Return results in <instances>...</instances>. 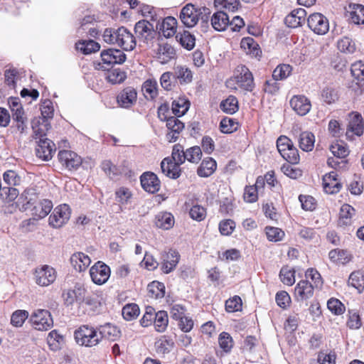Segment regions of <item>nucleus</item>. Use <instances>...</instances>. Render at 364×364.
I'll return each instance as SVG.
<instances>
[{"label": "nucleus", "instance_id": "f257e3e1", "mask_svg": "<svg viewBox=\"0 0 364 364\" xmlns=\"http://www.w3.org/2000/svg\"><path fill=\"white\" fill-rule=\"evenodd\" d=\"M76 343L82 347L94 348L101 343L97 327L82 325L74 331Z\"/></svg>", "mask_w": 364, "mask_h": 364}, {"label": "nucleus", "instance_id": "f03ea898", "mask_svg": "<svg viewBox=\"0 0 364 364\" xmlns=\"http://www.w3.org/2000/svg\"><path fill=\"white\" fill-rule=\"evenodd\" d=\"M210 11L208 8H196L191 4H186L181 11L180 18L182 23L188 28H192L200 18L203 21H207Z\"/></svg>", "mask_w": 364, "mask_h": 364}, {"label": "nucleus", "instance_id": "7ed1b4c3", "mask_svg": "<svg viewBox=\"0 0 364 364\" xmlns=\"http://www.w3.org/2000/svg\"><path fill=\"white\" fill-rule=\"evenodd\" d=\"M277 148L282 158L289 164H297L299 162V151L287 136H280L277 139Z\"/></svg>", "mask_w": 364, "mask_h": 364}, {"label": "nucleus", "instance_id": "20e7f679", "mask_svg": "<svg viewBox=\"0 0 364 364\" xmlns=\"http://www.w3.org/2000/svg\"><path fill=\"white\" fill-rule=\"evenodd\" d=\"M102 63H99L100 68L109 70L116 64H122L126 60L125 53L119 49L109 48L103 50L100 54Z\"/></svg>", "mask_w": 364, "mask_h": 364}, {"label": "nucleus", "instance_id": "39448f33", "mask_svg": "<svg viewBox=\"0 0 364 364\" xmlns=\"http://www.w3.org/2000/svg\"><path fill=\"white\" fill-rule=\"evenodd\" d=\"M33 130L37 136L39 135V141L37 147L36 148V154L37 157L43 161H49L53 157V154L55 151L54 143L47 139L42 138L43 134L40 132V129H36L33 125L32 126Z\"/></svg>", "mask_w": 364, "mask_h": 364}, {"label": "nucleus", "instance_id": "423d86ee", "mask_svg": "<svg viewBox=\"0 0 364 364\" xmlns=\"http://www.w3.org/2000/svg\"><path fill=\"white\" fill-rule=\"evenodd\" d=\"M30 321L33 328L38 331H48L53 326V321L49 311L46 309L35 310Z\"/></svg>", "mask_w": 364, "mask_h": 364}, {"label": "nucleus", "instance_id": "0eeeda50", "mask_svg": "<svg viewBox=\"0 0 364 364\" xmlns=\"http://www.w3.org/2000/svg\"><path fill=\"white\" fill-rule=\"evenodd\" d=\"M234 79L237 85L244 90L252 92L255 88L253 75L245 65L237 67Z\"/></svg>", "mask_w": 364, "mask_h": 364}, {"label": "nucleus", "instance_id": "6e6552de", "mask_svg": "<svg viewBox=\"0 0 364 364\" xmlns=\"http://www.w3.org/2000/svg\"><path fill=\"white\" fill-rule=\"evenodd\" d=\"M70 209L67 204L57 206L49 217V225L54 228H61L70 219Z\"/></svg>", "mask_w": 364, "mask_h": 364}, {"label": "nucleus", "instance_id": "1a4fd4ad", "mask_svg": "<svg viewBox=\"0 0 364 364\" xmlns=\"http://www.w3.org/2000/svg\"><path fill=\"white\" fill-rule=\"evenodd\" d=\"M110 272L109 267L101 261L97 262L90 269L91 279L97 285L106 283L110 277Z\"/></svg>", "mask_w": 364, "mask_h": 364}, {"label": "nucleus", "instance_id": "9d476101", "mask_svg": "<svg viewBox=\"0 0 364 364\" xmlns=\"http://www.w3.org/2000/svg\"><path fill=\"white\" fill-rule=\"evenodd\" d=\"M36 283L41 287H48L56 279V272L48 265H43L36 269L34 272Z\"/></svg>", "mask_w": 364, "mask_h": 364}, {"label": "nucleus", "instance_id": "9b49d317", "mask_svg": "<svg viewBox=\"0 0 364 364\" xmlns=\"http://www.w3.org/2000/svg\"><path fill=\"white\" fill-rule=\"evenodd\" d=\"M309 28L318 35H324L329 30V23L327 18L320 13L311 14L307 18Z\"/></svg>", "mask_w": 364, "mask_h": 364}, {"label": "nucleus", "instance_id": "f8f14e48", "mask_svg": "<svg viewBox=\"0 0 364 364\" xmlns=\"http://www.w3.org/2000/svg\"><path fill=\"white\" fill-rule=\"evenodd\" d=\"M58 157L60 164L69 170L77 169L82 164L81 157L72 151H60Z\"/></svg>", "mask_w": 364, "mask_h": 364}, {"label": "nucleus", "instance_id": "ddd939ff", "mask_svg": "<svg viewBox=\"0 0 364 364\" xmlns=\"http://www.w3.org/2000/svg\"><path fill=\"white\" fill-rule=\"evenodd\" d=\"M134 32L139 40L148 42L154 38V27L149 21L141 20L135 24Z\"/></svg>", "mask_w": 364, "mask_h": 364}, {"label": "nucleus", "instance_id": "4468645a", "mask_svg": "<svg viewBox=\"0 0 364 364\" xmlns=\"http://www.w3.org/2000/svg\"><path fill=\"white\" fill-rule=\"evenodd\" d=\"M166 127L169 132L166 134V138L169 142H175L179 137L180 133L183 130L184 123L176 117H169L167 119Z\"/></svg>", "mask_w": 364, "mask_h": 364}, {"label": "nucleus", "instance_id": "2eb2a0df", "mask_svg": "<svg viewBox=\"0 0 364 364\" xmlns=\"http://www.w3.org/2000/svg\"><path fill=\"white\" fill-rule=\"evenodd\" d=\"M137 99V92L132 87L123 89L117 97V102L119 107L129 108L135 104Z\"/></svg>", "mask_w": 364, "mask_h": 364}, {"label": "nucleus", "instance_id": "dca6fc26", "mask_svg": "<svg viewBox=\"0 0 364 364\" xmlns=\"http://www.w3.org/2000/svg\"><path fill=\"white\" fill-rule=\"evenodd\" d=\"M141 185L143 189L150 193L158 192L161 187V183L158 176L152 172H145L141 177Z\"/></svg>", "mask_w": 364, "mask_h": 364}, {"label": "nucleus", "instance_id": "f3484780", "mask_svg": "<svg viewBox=\"0 0 364 364\" xmlns=\"http://www.w3.org/2000/svg\"><path fill=\"white\" fill-rule=\"evenodd\" d=\"M117 46L124 50H132L136 46L135 37L124 26L118 28Z\"/></svg>", "mask_w": 364, "mask_h": 364}, {"label": "nucleus", "instance_id": "a211bd4d", "mask_svg": "<svg viewBox=\"0 0 364 364\" xmlns=\"http://www.w3.org/2000/svg\"><path fill=\"white\" fill-rule=\"evenodd\" d=\"M161 259V270L164 273L168 274L177 266L179 262L180 255L176 250H169L167 252H164L162 254Z\"/></svg>", "mask_w": 364, "mask_h": 364}, {"label": "nucleus", "instance_id": "6ab92c4d", "mask_svg": "<svg viewBox=\"0 0 364 364\" xmlns=\"http://www.w3.org/2000/svg\"><path fill=\"white\" fill-rule=\"evenodd\" d=\"M291 108L300 116L309 112L311 105L309 100L304 95H294L290 100Z\"/></svg>", "mask_w": 364, "mask_h": 364}, {"label": "nucleus", "instance_id": "aec40b11", "mask_svg": "<svg viewBox=\"0 0 364 364\" xmlns=\"http://www.w3.org/2000/svg\"><path fill=\"white\" fill-rule=\"evenodd\" d=\"M314 294V287L307 280H301L295 287L294 296L297 301H304Z\"/></svg>", "mask_w": 364, "mask_h": 364}, {"label": "nucleus", "instance_id": "412c9836", "mask_svg": "<svg viewBox=\"0 0 364 364\" xmlns=\"http://www.w3.org/2000/svg\"><path fill=\"white\" fill-rule=\"evenodd\" d=\"M97 327L99 331L101 343L104 339L114 341L120 336V331L118 328L109 323H107L104 325H100Z\"/></svg>", "mask_w": 364, "mask_h": 364}, {"label": "nucleus", "instance_id": "4be33fe9", "mask_svg": "<svg viewBox=\"0 0 364 364\" xmlns=\"http://www.w3.org/2000/svg\"><path fill=\"white\" fill-rule=\"evenodd\" d=\"M75 16L78 18L80 21V27L78 28V33L83 34L87 33V27L94 26L97 22L94 15L90 14L89 11L77 10L75 12Z\"/></svg>", "mask_w": 364, "mask_h": 364}, {"label": "nucleus", "instance_id": "5701e85b", "mask_svg": "<svg viewBox=\"0 0 364 364\" xmlns=\"http://www.w3.org/2000/svg\"><path fill=\"white\" fill-rule=\"evenodd\" d=\"M306 16L305 9H294L285 17L284 22L288 27L296 28L305 22Z\"/></svg>", "mask_w": 364, "mask_h": 364}, {"label": "nucleus", "instance_id": "b1692460", "mask_svg": "<svg viewBox=\"0 0 364 364\" xmlns=\"http://www.w3.org/2000/svg\"><path fill=\"white\" fill-rule=\"evenodd\" d=\"M161 168L162 173L170 178L176 179L181 176L180 165L173 162L169 158H165L162 160Z\"/></svg>", "mask_w": 364, "mask_h": 364}, {"label": "nucleus", "instance_id": "393cba45", "mask_svg": "<svg viewBox=\"0 0 364 364\" xmlns=\"http://www.w3.org/2000/svg\"><path fill=\"white\" fill-rule=\"evenodd\" d=\"M156 352L159 355L169 353L174 347V341L171 336L164 335L160 336L154 343Z\"/></svg>", "mask_w": 364, "mask_h": 364}, {"label": "nucleus", "instance_id": "a878e982", "mask_svg": "<svg viewBox=\"0 0 364 364\" xmlns=\"http://www.w3.org/2000/svg\"><path fill=\"white\" fill-rule=\"evenodd\" d=\"M211 25L218 31H224L228 27L230 18L228 14L223 11L215 12L211 16Z\"/></svg>", "mask_w": 364, "mask_h": 364}, {"label": "nucleus", "instance_id": "bb28decb", "mask_svg": "<svg viewBox=\"0 0 364 364\" xmlns=\"http://www.w3.org/2000/svg\"><path fill=\"white\" fill-rule=\"evenodd\" d=\"M70 260L73 267L79 272L85 271L91 263L90 258L80 252L74 253Z\"/></svg>", "mask_w": 364, "mask_h": 364}, {"label": "nucleus", "instance_id": "cd10ccee", "mask_svg": "<svg viewBox=\"0 0 364 364\" xmlns=\"http://www.w3.org/2000/svg\"><path fill=\"white\" fill-rule=\"evenodd\" d=\"M349 118L347 133L350 132L357 136L362 135L363 133V124L361 114L358 112H352L350 114Z\"/></svg>", "mask_w": 364, "mask_h": 364}, {"label": "nucleus", "instance_id": "c85d7f7f", "mask_svg": "<svg viewBox=\"0 0 364 364\" xmlns=\"http://www.w3.org/2000/svg\"><path fill=\"white\" fill-rule=\"evenodd\" d=\"M349 21L357 25L364 24V6L350 4L348 11Z\"/></svg>", "mask_w": 364, "mask_h": 364}, {"label": "nucleus", "instance_id": "c756f323", "mask_svg": "<svg viewBox=\"0 0 364 364\" xmlns=\"http://www.w3.org/2000/svg\"><path fill=\"white\" fill-rule=\"evenodd\" d=\"M217 168V163L211 157L205 158L203 160L197 170L199 176L207 178L210 176Z\"/></svg>", "mask_w": 364, "mask_h": 364}, {"label": "nucleus", "instance_id": "7c9ffc66", "mask_svg": "<svg viewBox=\"0 0 364 364\" xmlns=\"http://www.w3.org/2000/svg\"><path fill=\"white\" fill-rule=\"evenodd\" d=\"M173 78L178 80L181 84H188L192 82L193 73L186 66L178 65L173 68Z\"/></svg>", "mask_w": 364, "mask_h": 364}, {"label": "nucleus", "instance_id": "2f4dec72", "mask_svg": "<svg viewBox=\"0 0 364 364\" xmlns=\"http://www.w3.org/2000/svg\"><path fill=\"white\" fill-rule=\"evenodd\" d=\"M155 225L159 228L169 230L174 225V218L170 213H159L155 217Z\"/></svg>", "mask_w": 364, "mask_h": 364}, {"label": "nucleus", "instance_id": "473e14b6", "mask_svg": "<svg viewBox=\"0 0 364 364\" xmlns=\"http://www.w3.org/2000/svg\"><path fill=\"white\" fill-rule=\"evenodd\" d=\"M141 90L148 100H154L158 95V83L155 79H148L142 85Z\"/></svg>", "mask_w": 364, "mask_h": 364}, {"label": "nucleus", "instance_id": "72a5a7b5", "mask_svg": "<svg viewBox=\"0 0 364 364\" xmlns=\"http://www.w3.org/2000/svg\"><path fill=\"white\" fill-rule=\"evenodd\" d=\"M299 146L304 151H311L314 146L315 136L310 132H301L298 138Z\"/></svg>", "mask_w": 364, "mask_h": 364}, {"label": "nucleus", "instance_id": "f704fd0d", "mask_svg": "<svg viewBox=\"0 0 364 364\" xmlns=\"http://www.w3.org/2000/svg\"><path fill=\"white\" fill-rule=\"evenodd\" d=\"M355 210L349 204H343L340 210L338 225L347 226L350 225L352 217L355 215Z\"/></svg>", "mask_w": 364, "mask_h": 364}, {"label": "nucleus", "instance_id": "c9c22d12", "mask_svg": "<svg viewBox=\"0 0 364 364\" xmlns=\"http://www.w3.org/2000/svg\"><path fill=\"white\" fill-rule=\"evenodd\" d=\"M177 21L174 17L168 16L164 18L160 30L166 38L173 36L176 32Z\"/></svg>", "mask_w": 364, "mask_h": 364}, {"label": "nucleus", "instance_id": "e433bc0d", "mask_svg": "<svg viewBox=\"0 0 364 364\" xmlns=\"http://www.w3.org/2000/svg\"><path fill=\"white\" fill-rule=\"evenodd\" d=\"M190 107L189 101L185 97H178L172 102L171 110L177 117L184 115Z\"/></svg>", "mask_w": 364, "mask_h": 364}, {"label": "nucleus", "instance_id": "4c0bfd02", "mask_svg": "<svg viewBox=\"0 0 364 364\" xmlns=\"http://www.w3.org/2000/svg\"><path fill=\"white\" fill-rule=\"evenodd\" d=\"M77 50L81 51L85 55L98 51L100 48L99 43L92 40H82L75 43Z\"/></svg>", "mask_w": 364, "mask_h": 364}, {"label": "nucleus", "instance_id": "58836bf2", "mask_svg": "<svg viewBox=\"0 0 364 364\" xmlns=\"http://www.w3.org/2000/svg\"><path fill=\"white\" fill-rule=\"evenodd\" d=\"M148 296L151 299H161L165 295V286L164 283L153 281L147 286Z\"/></svg>", "mask_w": 364, "mask_h": 364}, {"label": "nucleus", "instance_id": "ea45409f", "mask_svg": "<svg viewBox=\"0 0 364 364\" xmlns=\"http://www.w3.org/2000/svg\"><path fill=\"white\" fill-rule=\"evenodd\" d=\"M240 46L242 49L253 56L257 57L261 53L258 43L251 37L243 38Z\"/></svg>", "mask_w": 364, "mask_h": 364}, {"label": "nucleus", "instance_id": "a19ab883", "mask_svg": "<svg viewBox=\"0 0 364 364\" xmlns=\"http://www.w3.org/2000/svg\"><path fill=\"white\" fill-rule=\"evenodd\" d=\"M168 323V314L165 311H159L155 314L154 317V328L159 333H163L166 331Z\"/></svg>", "mask_w": 364, "mask_h": 364}, {"label": "nucleus", "instance_id": "79ce46f5", "mask_svg": "<svg viewBox=\"0 0 364 364\" xmlns=\"http://www.w3.org/2000/svg\"><path fill=\"white\" fill-rule=\"evenodd\" d=\"M176 38L181 46L188 50H192L196 44V38L189 31H184L181 33L176 35Z\"/></svg>", "mask_w": 364, "mask_h": 364}, {"label": "nucleus", "instance_id": "37998d69", "mask_svg": "<svg viewBox=\"0 0 364 364\" xmlns=\"http://www.w3.org/2000/svg\"><path fill=\"white\" fill-rule=\"evenodd\" d=\"M53 203L51 200L44 199L39 202L37 205H35L33 207V210L36 216L39 218H45L52 210Z\"/></svg>", "mask_w": 364, "mask_h": 364}, {"label": "nucleus", "instance_id": "c03bdc74", "mask_svg": "<svg viewBox=\"0 0 364 364\" xmlns=\"http://www.w3.org/2000/svg\"><path fill=\"white\" fill-rule=\"evenodd\" d=\"M176 53L173 48L168 44H164L159 48L158 58L161 63H166L175 57Z\"/></svg>", "mask_w": 364, "mask_h": 364}, {"label": "nucleus", "instance_id": "a18cd8bd", "mask_svg": "<svg viewBox=\"0 0 364 364\" xmlns=\"http://www.w3.org/2000/svg\"><path fill=\"white\" fill-rule=\"evenodd\" d=\"M220 107L224 112L232 114L238 110V101L235 96L230 95L221 102Z\"/></svg>", "mask_w": 364, "mask_h": 364}, {"label": "nucleus", "instance_id": "49530a36", "mask_svg": "<svg viewBox=\"0 0 364 364\" xmlns=\"http://www.w3.org/2000/svg\"><path fill=\"white\" fill-rule=\"evenodd\" d=\"M350 72L352 75L358 80V84L360 87H364V63L359 60L351 65Z\"/></svg>", "mask_w": 364, "mask_h": 364}, {"label": "nucleus", "instance_id": "de8ad7c7", "mask_svg": "<svg viewBox=\"0 0 364 364\" xmlns=\"http://www.w3.org/2000/svg\"><path fill=\"white\" fill-rule=\"evenodd\" d=\"M338 49L345 53H353L355 50V44L351 38L345 36L337 43Z\"/></svg>", "mask_w": 364, "mask_h": 364}, {"label": "nucleus", "instance_id": "09e8293b", "mask_svg": "<svg viewBox=\"0 0 364 364\" xmlns=\"http://www.w3.org/2000/svg\"><path fill=\"white\" fill-rule=\"evenodd\" d=\"M139 306L136 304H127L122 311L123 318L127 321L136 318L139 315Z\"/></svg>", "mask_w": 364, "mask_h": 364}, {"label": "nucleus", "instance_id": "8fccbe9b", "mask_svg": "<svg viewBox=\"0 0 364 364\" xmlns=\"http://www.w3.org/2000/svg\"><path fill=\"white\" fill-rule=\"evenodd\" d=\"M348 284L361 291L364 288V276L359 271L353 272L350 274Z\"/></svg>", "mask_w": 364, "mask_h": 364}, {"label": "nucleus", "instance_id": "3c124183", "mask_svg": "<svg viewBox=\"0 0 364 364\" xmlns=\"http://www.w3.org/2000/svg\"><path fill=\"white\" fill-rule=\"evenodd\" d=\"M127 77L126 73L120 69H113L106 74V80L112 84L122 82Z\"/></svg>", "mask_w": 364, "mask_h": 364}, {"label": "nucleus", "instance_id": "603ef678", "mask_svg": "<svg viewBox=\"0 0 364 364\" xmlns=\"http://www.w3.org/2000/svg\"><path fill=\"white\" fill-rule=\"evenodd\" d=\"M279 277L283 284L291 286L295 282V271L288 267H283L280 270Z\"/></svg>", "mask_w": 364, "mask_h": 364}, {"label": "nucleus", "instance_id": "864d4df0", "mask_svg": "<svg viewBox=\"0 0 364 364\" xmlns=\"http://www.w3.org/2000/svg\"><path fill=\"white\" fill-rule=\"evenodd\" d=\"M28 312L26 310H16L11 316V323L15 327H21L28 317Z\"/></svg>", "mask_w": 364, "mask_h": 364}, {"label": "nucleus", "instance_id": "5fc2aeb1", "mask_svg": "<svg viewBox=\"0 0 364 364\" xmlns=\"http://www.w3.org/2000/svg\"><path fill=\"white\" fill-rule=\"evenodd\" d=\"M291 70V67L289 65H279L274 70L272 77L277 80H284L290 75Z\"/></svg>", "mask_w": 364, "mask_h": 364}, {"label": "nucleus", "instance_id": "6e6d98bb", "mask_svg": "<svg viewBox=\"0 0 364 364\" xmlns=\"http://www.w3.org/2000/svg\"><path fill=\"white\" fill-rule=\"evenodd\" d=\"M237 123L234 119L230 117H224L220 123V129L223 133L230 134L237 130Z\"/></svg>", "mask_w": 364, "mask_h": 364}, {"label": "nucleus", "instance_id": "4d7b16f0", "mask_svg": "<svg viewBox=\"0 0 364 364\" xmlns=\"http://www.w3.org/2000/svg\"><path fill=\"white\" fill-rule=\"evenodd\" d=\"M5 183L10 186H18L21 183V176L14 170H7L3 175Z\"/></svg>", "mask_w": 364, "mask_h": 364}, {"label": "nucleus", "instance_id": "13d9d810", "mask_svg": "<svg viewBox=\"0 0 364 364\" xmlns=\"http://www.w3.org/2000/svg\"><path fill=\"white\" fill-rule=\"evenodd\" d=\"M186 160L191 163H198L202 156L201 149L198 146L188 148L185 151Z\"/></svg>", "mask_w": 364, "mask_h": 364}, {"label": "nucleus", "instance_id": "bf43d9fd", "mask_svg": "<svg viewBox=\"0 0 364 364\" xmlns=\"http://www.w3.org/2000/svg\"><path fill=\"white\" fill-rule=\"evenodd\" d=\"M63 341V337L56 330L51 331L47 337V343L52 350H57Z\"/></svg>", "mask_w": 364, "mask_h": 364}, {"label": "nucleus", "instance_id": "052dcab7", "mask_svg": "<svg viewBox=\"0 0 364 364\" xmlns=\"http://www.w3.org/2000/svg\"><path fill=\"white\" fill-rule=\"evenodd\" d=\"M214 4L215 7L234 12L237 10L240 3L238 0H215Z\"/></svg>", "mask_w": 364, "mask_h": 364}, {"label": "nucleus", "instance_id": "680f3d73", "mask_svg": "<svg viewBox=\"0 0 364 364\" xmlns=\"http://www.w3.org/2000/svg\"><path fill=\"white\" fill-rule=\"evenodd\" d=\"M265 232L269 241L277 242L282 240L284 232L281 229L274 227H266Z\"/></svg>", "mask_w": 364, "mask_h": 364}, {"label": "nucleus", "instance_id": "e2e57ef3", "mask_svg": "<svg viewBox=\"0 0 364 364\" xmlns=\"http://www.w3.org/2000/svg\"><path fill=\"white\" fill-rule=\"evenodd\" d=\"M330 150L333 156L338 159H344L349 154L348 148L344 144L340 143L332 144L330 146Z\"/></svg>", "mask_w": 364, "mask_h": 364}, {"label": "nucleus", "instance_id": "0e129e2a", "mask_svg": "<svg viewBox=\"0 0 364 364\" xmlns=\"http://www.w3.org/2000/svg\"><path fill=\"white\" fill-rule=\"evenodd\" d=\"M242 309V299L239 296H235L225 301V310L232 313Z\"/></svg>", "mask_w": 364, "mask_h": 364}, {"label": "nucleus", "instance_id": "69168bd1", "mask_svg": "<svg viewBox=\"0 0 364 364\" xmlns=\"http://www.w3.org/2000/svg\"><path fill=\"white\" fill-rule=\"evenodd\" d=\"M173 161L181 165L186 161L185 151L183 147L179 144H175L172 151Z\"/></svg>", "mask_w": 364, "mask_h": 364}, {"label": "nucleus", "instance_id": "338daca9", "mask_svg": "<svg viewBox=\"0 0 364 364\" xmlns=\"http://www.w3.org/2000/svg\"><path fill=\"white\" fill-rule=\"evenodd\" d=\"M220 347L225 352L228 353L232 348V339L229 333L223 332L218 338Z\"/></svg>", "mask_w": 364, "mask_h": 364}, {"label": "nucleus", "instance_id": "774afa93", "mask_svg": "<svg viewBox=\"0 0 364 364\" xmlns=\"http://www.w3.org/2000/svg\"><path fill=\"white\" fill-rule=\"evenodd\" d=\"M189 215L193 220L202 221L205 218L206 210L201 205H195L191 208Z\"/></svg>", "mask_w": 364, "mask_h": 364}]
</instances>
